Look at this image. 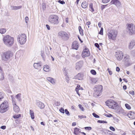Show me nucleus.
<instances>
[{
  "mask_svg": "<svg viewBox=\"0 0 135 135\" xmlns=\"http://www.w3.org/2000/svg\"><path fill=\"white\" fill-rule=\"evenodd\" d=\"M21 117V114L18 115H15L13 116V118L15 119H17Z\"/></svg>",
  "mask_w": 135,
  "mask_h": 135,
  "instance_id": "c9c22d12",
  "label": "nucleus"
},
{
  "mask_svg": "<svg viewBox=\"0 0 135 135\" xmlns=\"http://www.w3.org/2000/svg\"><path fill=\"white\" fill-rule=\"evenodd\" d=\"M11 98L12 100V102L13 105L14 104H16V101L15 98L13 97V95H11Z\"/></svg>",
  "mask_w": 135,
  "mask_h": 135,
  "instance_id": "72a5a7b5",
  "label": "nucleus"
},
{
  "mask_svg": "<svg viewBox=\"0 0 135 135\" xmlns=\"http://www.w3.org/2000/svg\"><path fill=\"white\" fill-rule=\"evenodd\" d=\"M36 105L40 109H43L45 107V105L44 104L39 101H37L36 103Z\"/></svg>",
  "mask_w": 135,
  "mask_h": 135,
  "instance_id": "dca6fc26",
  "label": "nucleus"
},
{
  "mask_svg": "<svg viewBox=\"0 0 135 135\" xmlns=\"http://www.w3.org/2000/svg\"><path fill=\"white\" fill-rule=\"evenodd\" d=\"M125 106L126 108L128 109H131V107L129 105L126 103L125 104Z\"/></svg>",
  "mask_w": 135,
  "mask_h": 135,
  "instance_id": "ea45409f",
  "label": "nucleus"
},
{
  "mask_svg": "<svg viewBox=\"0 0 135 135\" xmlns=\"http://www.w3.org/2000/svg\"><path fill=\"white\" fill-rule=\"evenodd\" d=\"M55 105L56 106H59L60 105V103L59 102H56L55 103Z\"/></svg>",
  "mask_w": 135,
  "mask_h": 135,
  "instance_id": "de8ad7c7",
  "label": "nucleus"
},
{
  "mask_svg": "<svg viewBox=\"0 0 135 135\" xmlns=\"http://www.w3.org/2000/svg\"><path fill=\"white\" fill-rule=\"evenodd\" d=\"M107 70L108 71V73L110 75H111L112 74V71L110 70L109 68Z\"/></svg>",
  "mask_w": 135,
  "mask_h": 135,
  "instance_id": "4d7b16f0",
  "label": "nucleus"
},
{
  "mask_svg": "<svg viewBox=\"0 0 135 135\" xmlns=\"http://www.w3.org/2000/svg\"><path fill=\"white\" fill-rule=\"evenodd\" d=\"M72 48L74 49L77 50L79 47V44L77 41H74L72 45Z\"/></svg>",
  "mask_w": 135,
  "mask_h": 135,
  "instance_id": "f3484780",
  "label": "nucleus"
},
{
  "mask_svg": "<svg viewBox=\"0 0 135 135\" xmlns=\"http://www.w3.org/2000/svg\"><path fill=\"white\" fill-rule=\"evenodd\" d=\"M90 55V52L88 49L85 46V49L83 51L82 53V56L84 57L86 56H88Z\"/></svg>",
  "mask_w": 135,
  "mask_h": 135,
  "instance_id": "9d476101",
  "label": "nucleus"
},
{
  "mask_svg": "<svg viewBox=\"0 0 135 135\" xmlns=\"http://www.w3.org/2000/svg\"><path fill=\"white\" fill-rule=\"evenodd\" d=\"M58 2L61 4H64L65 3V2L63 1H61L60 0H59L58 1Z\"/></svg>",
  "mask_w": 135,
  "mask_h": 135,
  "instance_id": "6e6d98bb",
  "label": "nucleus"
},
{
  "mask_svg": "<svg viewBox=\"0 0 135 135\" xmlns=\"http://www.w3.org/2000/svg\"><path fill=\"white\" fill-rule=\"evenodd\" d=\"M46 27L47 28V29L49 30H50V26L47 24L46 25Z\"/></svg>",
  "mask_w": 135,
  "mask_h": 135,
  "instance_id": "680f3d73",
  "label": "nucleus"
},
{
  "mask_svg": "<svg viewBox=\"0 0 135 135\" xmlns=\"http://www.w3.org/2000/svg\"><path fill=\"white\" fill-rule=\"evenodd\" d=\"M91 9L90 10V11H91L92 12H93L94 11V9L93 8V7L90 8Z\"/></svg>",
  "mask_w": 135,
  "mask_h": 135,
  "instance_id": "69168bd1",
  "label": "nucleus"
},
{
  "mask_svg": "<svg viewBox=\"0 0 135 135\" xmlns=\"http://www.w3.org/2000/svg\"><path fill=\"white\" fill-rule=\"evenodd\" d=\"M110 0H102V2L104 3H106L109 2Z\"/></svg>",
  "mask_w": 135,
  "mask_h": 135,
  "instance_id": "864d4df0",
  "label": "nucleus"
},
{
  "mask_svg": "<svg viewBox=\"0 0 135 135\" xmlns=\"http://www.w3.org/2000/svg\"><path fill=\"white\" fill-rule=\"evenodd\" d=\"M29 19L28 17H26L25 18V20L26 23L28 21V20Z\"/></svg>",
  "mask_w": 135,
  "mask_h": 135,
  "instance_id": "bf43d9fd",
  "label": "nucleus"
},
{
  "mask_svg": "<svg viewBox=\"0 0 135 135\" xmlns=\"http://www.w3.org/2000/svg\"><path fill=\"white\" fill-rule=\"evenodd\" d=\"M9 105L8 103L6 101H4L1 105L0 112L3 113L7 111L9 109Z\"/></svg>",
  "mask_w": 135,
  "mask_h": 135,
  "instance_id": "7ed1b4c3",
  "label": "nucleus"
},
{
  "mask_svg": "<svg viewBox=\"0 0 135 135\" xmlns=\"http://www.w3.org/2000/svg\"><path fill=\"white\" fill-rule=\"evenodd\" d=\"M58 35L64 40H67L69 38L68 34L64 31H61L59 32L58 33Z\"/></svg>",
  "mask_w": 135,
  "mask_h": 135,
  "instance_id": "6e6552de",
  "label": "nucleus"
},
{
  "mask_svg": "<svg viewBox=\"0 0 135 135\" xmlns=\"http://www.w3.org/2000/svg\"><path fill=\"white\" fill-rule=\"evenodd\" d=\"M115 56L118 60H120L123 58V54L122 51H117L115 52Z\"/></svg>",
  "mask_w": 135,
  "mask_h": 135,
  "instance_id": "1a4fd4ad",
  "label": "nucleus"
},
{
  "mask_svg": "<svg viewBox=\"0 0 135 135\" xmlns=\"http://www.w3.org/2000/svg\"><path fill=\"white\" fill-rule=\"evenodd\" d=\"M4 98L3 94L0 92V102L1 100Z\"/></svg>",
  "mask_w": 135,
  "mask_h": 135,
  "instance_id": "58836bf2",
  "label": "nucleus"
},
{
  "mask_svg": "<svg viewBox=\"0 0 135 135\" xmlns=\"http://www.w3.org/2000/svg\"><path fill=\"white\" fill-rule=\"evenodd\" d=\"M1 57L2 60L4 61H7L8 60L7 57L5 53H2L1 55Z\"/></svg>",
  "mask_w": 135,
  "mask_h": 135,
  "instance_id": "bb28decb",
  "label": "nucleus"
},
{
  "mask_svg": "<svg viewBox=\"0 0 135 135\" xmlns=\"http://www.w3.org/2000/svg\"><path fill=\"white\" fill-rule=\"evenodd\" d=\"M79 108L81 109V110L83 111H84V108L83 107H82V106L80 104L79 105Z\"/></svg>",
  "mask_w": 135,
  "mask_h": 135,
  "instance_id": "3c124183",
  "label": "nucleus"
},
{
  "mask_svg": "<svg viewBox=\"0 0 135 135\" xmlns=\"http://www.w3.org/2000/svg\"><path fill=\"white\" fill-rule=\"evenodd\" d=\"M90 72L91 74L93 75H95L96 74V72L95 70H91L90 71Z\"/></svg>",
  "mask_w": 135,
  "mask_h": 135,
  "instance_id": "a19ab883",
  "label": "nucleus"
},
{
  "mask_svg": "<svg viewBox=\"0 0 135 135\" xmlns=\"http://www.w3.org/2000/svg\"><path fill=\"white\" fill-rule=\"evenodd\" d=\"M106 105L110 108H112L113 107V104L114 103V101L112 100H107L105 102Z\"/></svg>",
  "mask_w": 135,
  "mask_h": 135,
  "instance_id": "ddd939ff",
  "label": "nucleus"
},
{
  "mask_svg": "<svg viewBox=\"0 0 135 135\" xmlns=\"http://www.w3.org/2000/svg\"><path fill=\"white\" fill-rule=\"evenodd\" d=\"M81 6L84 8H86L88 6V3L86 1L83 2L81 4Z\"/></svg>",
  "mask_w": 135,
  "mask_h": 135,
  "instance_id": "a878e982",
  "label": "nucleus"
},
{
  "mask_svg": "<svg viewBox=\"0 0 135 135\" xmlns=\"http://www.w3.org/2000/svg\"><path fill=\"white\" fill-rule=\"evenodd\" d=\"M72 56L76 58V59H79L80 57V56L79 55H76L75 54H73Z\"/></svg>",
  "mask_w": 135,
  "mask_h": 135,
  "instance_id": "f704fd0d",
  "label": "nucleus"
},
{
  "mask_svg": "<svg viewBox=\"0 0 135 135\" xmlns=\"http://www.w3.org/2000/svg\"><path fill=\"white\" fill-rule=\"evenodd\" d=\"M111 3L115 4L118 8L120 7L121 5L120 2L118 0H112Z\"/></svg>",
  "mask_w": 135,
  "mask_h": 135,
  "instance_id": "f8f14e48",
  "label": "nucleus"
},
{
  "mask_svg": "<svg viewBox=\"0 0 135 135\" xmlns=\"http://www.w3.org/2000/svg\"><path fill=\"white\" fill-rule=\"evenodd\" d=\"M103 28H101L99 32V34L101 35H103Z\"/></svg>",
  "mask_w": 135,
  "mask_h": 135,
  "instance_id": "5fc2aeb1",
  "label": "nucleus"
},
{
  "mask_svg": "<svg viewBox=\"0 0 135 135\" xmlns=\"http://www.w3.org/2000/svg\"><path fill=\"white\" fill-rule=\"evenodd\" d=\"M65 114L68 115H70V114L69 112L68 111V110L66 109H65Z\"/></svg>",
  "mask_w": 135,
  "mask_h": 135,
  "instance_id": "09e8293b",
  "label": "nucleus"
},
{
  "mask_svg": "<svg viewBox=\"0 0 135 135\" xmlns=\"http://www.w3.org/2000/svg\"><path fill=\"white\" fill-rule=\"evenodd\" d=\"M78 117L80 119H82L83 118H86V117L85 115H79Z\"/></svg>",
  "mask_w": 135,
  "mask_h": 135,
  "instance_id": "c03bdc74",
  "label": "nucleus"
},
{
  "mask_svg": "<svg viewBox=\"0 0 135 135\" xmlns=\"http://www.w3.org/2000/svg\"><path fill=\"white\" fill-rule=\"evenodd\" d=\"M76 88H78L79 90L80 89V87L79 85H78Z\"/></svg>",
  "mask_w": 135,
  "mask_h": 135,
  "instance_id": "338daca9",
  "label": "nucleus"
},
{
  "mask_svg": "<svg viewBox=\"0 0 135 135\" xmlns=\"http://www.w3.org/2000/svg\"><path fill=\"white\" fill-rule=\"evenodd\" d=\"M102 23L101 22H99L98 23V26L99 27H100L101 26Z\"/></svg>",
  "mask_w": 135,
  "mask_h": 135,
  "instance_id": "0e129e2a",
  "label": "nucleus"
},
{
  "mask_svg": "<svg viewBox=\"0 0 135 135\" xmlns=\"http://www.w3.org/2000/svg\"><path fill=\"white\" fill-rule=\"evenodd\" d=\"M120 68L119 67H117L116 68V71L117 72H119L120 71Z\"/></svg>",
  "mask_w": 135,
  "mask_h": 135,
  "instance_id": "e2e57ef3",
  "label": "nucleus"
},
{
  "mask_svg": "<svg viewBox=\"0 0 135 135\" xmlns=\"http://www.w3.org/2000/svg\"><path fill=\"white\" fill-rule=\"evenodd\" d=\"M4 43L8 46H11L13 45L14 42V38L9 35L4 36L3 39Z\"/></svg>",
  "mask_w": 135,
  "mask_h": 135,
  "instance_id": "f257e3e1",
  "label": "nucleus"
},
{
  "mask_svg": "<svg viewBox=\"0 0 135 135\" xmlns=\"http://www.w3.org/2000/svg\"><path fill=\"white\" fill-rule=\"evenodd\" d=\"M103 89V86L102 85H98L95 86L94 88V96L95 97H97L99 96L101 94Z\"/></svg>",
  "mask_w": 135,
  "mask_h": 135,
  "instance_id": "f03ea898",
  "label": "nucleus"
},
{
  "mask_svg": "<svg viewBox=\"0 0 135 135\" xmlns=\"http://www.w3.org/2000/svg\"><path fill=\"white\" fill-rule=\"evenodd\" d=\"M30 113L31 118L32 119H33L35 118V116L33 111L31 110H30Z\"/></svg>",
  "mask_w": 135,
  "mask_h": 135,
  "instance_id": "c756f323",
  "label": "nucleus"
},
{
  "mask_svg": "<svg viewBox=\"0 0 135 135\" xmlns=\"http://www.w3.org/2000/svg\"><path fill=\"white\" fill-rule=\"evenodd\" d=\"M135 45V41H131L129 46V49L130 50L132 49Z\"/></svg>",
  "mask_w": 135,
  "mask_h": 135,
  "instance_id": "b1692460",
  "label": "nucleus"
},
{
  "mask_svg": "<svg viewBox=\"0 0 135 135\" xmlns=\"http://www.w3.org/2000/svg\"><path fill=\"white\" fill-rule=\"evenodd\" d=\"M6 31V30L4 28H2L0 29V33L1 34L5 33Z\"/></svg>",
  "mask_w": 135,
  "mask_h": 135,
  "instance_id": "473e14b6",
  "label": "nucleus"
},
{
  "mask_svg": "<svg viewBox=\"0 0 135 135\" xmlns=\"http://www.w3.org/2000/svg\"><path fill=\"white\" fill-rule=\"evenodd\" d=\"M4 53L5 54L8 60L9 59L10 57L12 56L13 55L12 52L11 51H8Z\"/></svg>",
  "mask_w": 135,
  "mask_h": 135,
  "instance_id": "6ab92c4d",
  "label": "nucleus"
},
{
  "mask_svg": "<svg viewBox=\"0 0 135 135\" xmlns=\"http://www.w3.org/2000/svg\"><path fill=\"white\" fill-rule=\"evenodd\" d=\"M6 126H3L1 127V128L3 129H5L6 128Z\"/></svg>",
  "mask_w": 135,
  "mask_h": 135,
  "instance_id": "052dcab7",
  "label": "nucleus"
},
{
  "mask_svg": "<svg viewBox=\"0 0 135 135\" xmlns=\"http://www.w3.org/2000/svg\"><path fill=\"white\" fill-rule=\"evenodd\" d=\"M105 115L106 117H110L112 116V115L109 114H105Z\"/></svg>",
  "mask_w": 135,
  "mask_h": 135,
  "instance_id": "603ef678",
  "label": "nucleus"
},
{
  "mask_svg": "<svg viewBox=\"0 0 135 135\" xmlns=\"http://www.w3.org/2000/svg\"><path fill=\"white\" fill-rule=\"evenodd\" d=\"M112 108L114 109H117L118 113H119L122 110V108L119 107L118 104L114 101V103L113 104V107Z\"/></svg>",
  "mask_w": 135,
  "mask_h": 135,
  "instance_id": "9b49d317",
  "label": "nucleus"
},
{
  "mask_svg": "<svg viewBox=\"0 0 135 135\" xmlns=\"http://www.w3.org/2000/svg\"><path fill=\"white\" fill-rule=\"evenodd\" d=\"M11 8L12 10H17L19 9L22 8L21 6H11Z\"/></svg>",
  "mask_w": 135,
  "mask_h": 135,
  "instance_id": "cd10ccee",
  "label": "nucleus"
},
{
  "mask_svg": "<svg viewBox=\"0 0 135 135\" xmlns=\"http://www.w3.org/2000/svg\"><path fill=\"white\" fill-rule=\"evenodd\" d=\"M42 64L41 62H39L38 63H35L33 64V66L36 69L39 70L41 68V66Z\"/></svg>",
  "mask_w": 135,
  "mask_h": 135,
  "instance_id": "2eb2a0df",
  "label": "nucleus"
},
{
  "mask_svg": "<svg viewBox=\"0 0 135 135\" xmlns=\"http://www.w3.org/2000/svg\"><path fill=\"white\" fill-rule=\"evenodd\" d=\"M21 93L18 94L16 95V98L17 99L18 101H21Z\"/></svg>",
  "mask_w": 135,
  "mask_h": 135,
  "instance_id": "c85d7f7f",
  "label": "nucleus"
},
{
  "mask_svg": "<svg viewBox=\"0 0 135 135\" xmlns=\"http://www.w3.org/2000/svg\"><path fill=\"white\" fill-rule=\"evenodd\" d=\"M81 130L77 128H74V133L75 135H78L79 133L81 132Z\"/></svg>",
  "mask_w": 135,
  "mask_h": 135,
  "instance_id": "5701e85b",
  "label": "nucleus"
},
{
  "mask_svg": "<svg viewBox=\"0 0 135 135\" xmlns=\"http://www.w3.org/2000/svg\"><path fill=\"white\" fill-rule=\"evenodd\" d=\"M109 128L111 130L113 131H114L115 130V129L112 126H110L109 127Z\"/></svg>",
  "mask_w": 135,
  "mask_h": 135,
  "instance_id": "13d9d810",
  "label": "nucleus"
},
{
  "mask_svg": "<svg viewBox=\"0 0 135 135\" xmlns=\"http://www.w3.org/2000/svg\"><path fill=\"white\" fill-rule=\"evenodd\" d=\"M76 125V122H73L72 124L73 126H75Z\"/></svg>",
  "mask_w": 135,
  "mask_h": 135,
  "instance_id": "774afa93",
  "label": "nucleus"
},
{
  "mask_svg": "<svg viewBox=\"0 0 135 135\" xmlns=\"http://www.w3.org/2000/svg\"><path fill=\"white\" fill-rule=\"evenodd\" d=\"M97 81V79L96 78H92L91 79L92 83L93 84H95L96 83Z\"/></svg>",
  "mask_w": 135,
  "mask_h": 135,
  "instance_id": "4c0bfd02",
  "label": "nucleus"
},
{
  "mask_svg": "<svg viewBox=\"0 0 135 135\" xmlns=\"http://www.w3.org/2000/svg\"><path fill=\"white\" fill-rule=\"evenodd\" d=\"M47 79L52 84H54L55 83V80L51 77H47Z\"/></svg>",
  "mask_w": 135,
  "mask_h": 135,
  "instance_id": "412c9836",
  "label": "nucleus"
},
{
  "mask_svg": "<svg viewBox=\"0 0 135 135\" xmlns=\"http://www.w3.org/2000/svg\"><path fill=\"white\" fill-rule=\"evenodd\" d=\"M97 122L101 123H107V122L106 121L101 120H98L97 121Z\"/></svg>",
  "mask_w": 135,
  "mask_h": 135,
  "instance_id": "79ce46f5",
  "label": "nucleus"
},
{
  "mask_svg": "<svg viewBox=\"0 0 135 135\" xmlns=\"http://www.w3.org/2000/svg\"><path fill=\"white\" fill-rule=\"evenodd\" d=\"M93 115L96 118H99V115H97L96 113H93Z\"/></svg>",
  "mask_w": 135,
  "mask_h": 135,
  "instance_id": "a18cd8bd",
  "label": "nucleus"
},
{
  "mask_svg": "<svg viewBox=\"0 0 135 135\" xmlns=\"http://www.w3.org/2000/svg\"><path fill=\"white\" fill-rule=\"evenodd\" d=\"M79 31L80 34L81 35L83 36L84 35L83 32V30L81 28V26H79Z\"/></svg>",
  "mask_w": 135,
  "mask_h": 135,
  "instance_id": "2f4dec72",
  "label": "nucleus"
},
{
  "mask_svg": "<svg viewBox=\"0 0 135 135\" xmlns=\"http://www.w3.org/2000/svg\"><path fill=\"white\" fill-rule=\"evenodd\" d=\"M127 32L129 34L132 35L135 33V27L134 25L132 23L127 24Z\"/></svg>",
  "mask_w": 135,
  "mask_h": 135,
  "instance_id": "39448f33",
  "label": "nucleus"
},
{
  "mask_svg": "<svg viewBox=\"0 0 135 135\" xmlns=\"http://www.w3.org/2000/svg\"><path fill=\"white\" fill-rule=\"evenodd\" d=\"M129 60V56L128 55H127L126 56H124L123 60H124L125 62H128Z\"/></svg>",
  "mask_w": 135,
  "mask_h": 135,
  "instance_id": "7c9ffc66",
  "label": "nucleus"
},
{
  "mask_svg": "<svg viewBox=\"0 0 135 135\" xmlns=\"http://www.w3.org/2000/svg\"><path fill=\"white\" fill-rule=\"evenodd\" d=\"M117 32L113 30H110L107 34L108 37L110 39L115 40L117 35Z\"/></svg>",
  "mask_w": 135,
  "mask_h": 135,
  "instance_id": "423d86ee",
  "label": "nucleus"
},
{
  "mask_svg": "<svg viewBox=\"0 0 135 135\" xmlns=\"http://www.w3.org/2000/svg\"><path fill=\"white\" fill-rule=\"evenodd\" d=\"M84 128L86 130H90L91 129V128L90 127H85Z\"/></svg>",
  "mask_w": 135,
  "mask_h": 135,
  "instance_id": "8fccbe9b",
  "label": "nucleus"
},
{
  "mask_svg": "<svg viewBox=\"0 0 135 135\" xmlns=\"http://www.w3.org/2000/svg\"><path fill=\"white\" fill-rule=\"evenodd\" d=\"M17 40L21 45H23L26 41V35L25 34H19L18 36Z\"/></svg>",
  "mask_w": 135,
  "mask_h": 135,
  "instance_id": "20e7f679",
  "label": "nucleus"
},
{
  "mask_svg": "<svg viewBox=\"0 0 135 135\" xmlns=\"http://www.w3.org/2000/svg\"><path fill=\"white\" fill-rule=\"evenodd\" d=\"M83 65V62L82 61H80L77 62L76 64L75 69L79 70L80 69Z\"/></svg>",
  "mask_w": 135,
  "mask_h": 135,
  "instance_id": "4468645a",
  "label": "nucleus"
},
{
  "mask_svg": "<svg viewBox=\"0 0 135 135\" xmlns=\"http://www.w3.org/2000/svg\"><path fill=\"white\" fill-rule=\"evenodd\" d=\"M43 70L46 72H48L50 70V69L48 65H46L44 66Z\"/></svg>",
  "mask_w": 135,
  "mask_h": 135,
  "instance_id": "393cba45",
  "label": "nucleus"
},
{
  "mask_svg": "<svg viewBox=\"0 0 135 135\" xmlns=\"http://www.w3.org/2000/svg\"><path fill=\"white\" fill-rule=\"evenodd\" d=\"M94 45L96 47L98 48V49L99 50H100V48H99V44L98 43H96Z\"/></svg>",
  "mask_w": 135,
  "mask_h": 135,
  "instance_id": "49530a36",
  "label": "nucleus"
},
{
  "mask_svg": "<svg viewBox=\"0 0 135 135\" xmlns=\"http://www.w3.org/2000/svg\"><path fill=\"white\" fill-rule=\"evenodd\" d=\"M13 106V110L14 111L16 112H18L20 111V108L16 104H14Z\"/></svg>",
  "mask_w": 135,
  "mask_h": 135,
  "instance_id": "4be33fe9",
  "label": "nucleus"
},
{
  "mask_svg": "<svg viewBox=\"0 0 135 135\" xmlns=\"http://www.w3.org/2000/svg\"><path fill=\"white\" fill-rule=\"evenodd\" d=\"M58 17L56 15H51L49 18V21L51 23L55 24L58 23Z\"/></svg>",
  "mask_w": 135,
  "mask_h": 135,
  "instance_id": "0eeeda50",
  "label": "nucleus"
},
{
  "mask_svg": "<svg viewBox=\"0 0 135 135\" xmlns=\"http://www.w3.org/2000/svg\"><path fill=\"white\" fill-rule=\"evenodd\" d=\"M75 78L79 80H82L83 78V75L81 73H79L75 77Z\"/></svg>",
  "mask_w": 135,
  "mask_h": 135,
  "instance_id": "a211bd4d",
  "label": "nucleus"
},
{
  "mask_svg": "<svg viewBox=\"0 0 135 135\" xmlns=\"http://www.w3.org/2000/svg\"><path fill=\"white\" fill-rule=\"evenodd\" d=\"M46 4L44 3H42V8L43 10H44L46 8Z\"/></svg>",
  "mask_w": 135,
  "mask_h": 135,
  "instance_id": "e433bc0d",
  "label": "nucleus"
},
{
  "mask_svg": "<svg viewBox=\"0 0 135 135\" xmlns=\"http://www.w3.org/2000/svg\"><path fill=\"white\" fill-rule=\"evenodd\" d=\"M59 111L60 112L64 114L65 113L64 109L62 107L60 108V109H59Z\"/></svg>",
  "mask_w": 135,
  "mask_h": 135,
  "instance_id": "37998d69",
  "label": "nucleus"
},
{
  "mask_svg": "<svg viewBox=\"0 0 135 135\" xmlns=\"http://www.w3.org/2000/svg\"><path fill=\"white\" fill-rule=\"evenodd\" d=\"M128 117L132 119L135 118V112H131L127 114Z\"/></svg>",
  "mask_w": 135,
  "mask_h": 135,
  "instance_id": "aec40b11",
  "label": "nucleus"
}]
</instances>
